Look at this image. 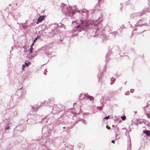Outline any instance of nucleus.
<instances>
[{
  "label": "nucleus",
  "mask_w": 150,
  "mask_h": 150,
  "mask_svg": "<svg viewBox=\"0 0 150 150\" xmlns=\"http://www.w3.org/2000/svg\"><path fill=\"white\" fill-rule=\"evenodd\" d=\"M63 128H64H64H65V127H63Z\"/></svg>",
  "instance_id": "nucleus-17"
},
{
  "label": "nucleus",
  "mask_w": 150,
  "mask_h": 150,
  "mask_svg": "<svg viewBox=\"0 0 150 150\" xmlns=\"http://www.w3.org/2000/svg\"><path fill=\"white\" fill-rule=\"evenodd\" d=\"M115 79L113 78H112L111 79V80L112 81H114V80H115Z\"/></svg>",
  "instance_id": "nucleus-11"
},
{
  "label": "nucleus",
  "mask_w": 150,
  "mask_h": 150,
  "mask_svg": "<svg viewBox=\"0 0 150 150\" xmlns=\"http://www.w3.org/2000/svg\"><path fill=\"white\" fill-rule=\"evenodd\" d=\"M25 67V65H24V64H23V65H22V69L23 70H24V67Z\"/></svg>",
  "instance_id": "nucleus-7"
},
{
  "label": "nucleus",
  "mask_w": 150,
  "mask_h": 150,
  "mask_svg": "<svg viewBox=\"0 0 150 150\" xmlns=\"http://www.w3.org/2000/svg\"><path fill=\"white\" fill-rule=\"evenodd\" d=\"M111 142L112 143L114 144L115 143V142L114 140H112Z\"/></svg>",
  "instance_id": "nucleus-13"
},
{
  "label": "nucleus",
  "mask_w": 150,
  "mask_h": 150,
  "mask_svg": "<svg viewBox=\"0 0 150 150\" xmlns=\"http://www.w3.org/2000/svg\"><path fill=\"white\" fill-rule=\"evenodd\" d=\"M45 16H40V17L38 19V20L37 22V24H38V23H41L42 21L44 19Z\"/></svg>",
  "instance_id": "nucleus-1"
},
{
  "label": "nucleus",
  "mask_w": 150,
  "mask_h": 150,
  "mask_svg": "<svg viewBox=\"0 0 150 150\" xmlns=\"http://www.w3.org/2000/svg\"><path fill=\"white\" fill-rule=\"evenodd\" d=\"M81 25H79L78 26H76L75 28L76 29H78L79 28V27H80Z\"/></svg>",
  "instance_id": "nucleus-8"
},
{
  "label": "nucleus",
  "mask_w": 150,
  "mask_h": 150,
  "mask_svg": "<svg viewBox=\"0 0 150 150\" xmlns=\"http://www.w3.org/2000/svg\"><path fill=\"white\" fill-rule=\"evenodd\" d=\"M121 118L123 121H124L126 119V117L124 116H123L121 117Z\"/></svg>",
  "instance_id": "nucleus-5"
},
{
  "label": "nucleus",
  "mask_w": 150,
  "mask_h": 150,
  "mask_svg": "<svg viewBox=\"0 0 150 150\" xmlns=\"http://www.w3.org/2000/svg\"><path fill=\"white\" fill-rule=\"evenodd\" d=\"M38 37H37L34 40V42H34L36 41V40H37V38H38Z\"/></svg>",
  "instance_id": "nucleus-14"
},
{
  "label": "nucleus",
  "mask_w": 150,
  "mask_h": 150,
  "mask_svg": "<svg viewBox=\"0 0 150 150\" xmlns=\"http://www.w3.org/2000/svg\"><path fill=\"white\" fill-rule=\"evenodd\" d=\"M143 132L144 133L146 134V135L147 136L150 135V132L148 130H146L145 131H144Z\"/></svg>",
  "instance_id": "nucleus-2"
},
{
  "label": "nucleus",
  "mask_w": 150,
  "mask_h": 150,
  "mask_svg": "<svg viewBox=\"0 0 150 150\" xmlns=\"http://www.w3.org/2000/svg\"><path fill=\"white\" fill-rule=\"evenodd\" d=\"M83 20H81V24H82L83 23Z\"/></svg>",
  "instance_id": "nucleus-15"
},
{
  "label": "nucleus",
  "mask_w": 150,
  "mask_h": 150,
  "mask_svg": "<svg viewBox=\"0 0 150 150\" xmlns=\"http://www.w3.org/2000/svg\"><path fill=\"white\" fill-rule=\"evenodd\" d=\"M87 97L91 101H93L94 100V98L92 96H87Z\"/></svg>",
  "instance_id": "nucleus-3"
},
{
  "label": "nucleus",
  "mask_w": 150,
  "mask_h": 150,
  "mask_svg": "<svg viewBox=\"0 0 150 150\" xmlns=\"http://www.w3.org/2000/svg\"><path fill=\"white\" fill-rule=\"evenodd\" d=\"M27 62V61H26L25 63V64L26 65L28 66V65H30V62H28V63H27L26 62Z\"/></svg>",
  "instance_id": "nucleus-6"
},
{
  "label": "nucleus",
  "mask_w": 150,
  "mask_h": 150,
  "mask_svg": "<svg viewBox=\"0 0 150 150\" xmlns=\"http://www.w3.org/2000/svg\"><path fill=\"white\" fill-rule=\"evenodd\" d=\"M6 128H7L8 129L9 128V127H8Z\"/></svg>",
  "instance_id": "nucleus-16"
},
{
  "label": "nucleus",
  "mask_w": 150,
  "mask_h": 150,
  "mask_svg": "<svg viewBox=\"0 0 150 150\" xmlns=\"http://www.w3.org/2000/svg\"><path fill=\"white\" fill-rule=\"evenodd\" d=\"M88 11H87V10H85V11H82V12H83V13H85V12H88Z\"/></svg>",
  "instance_id": "nucleus-12"
},
{
  "label": "nucleus",
  "mask_w": 150,
  "mask_h": 150,
  "mask_svg": "<svg viewBox=\"0 0 150 150\" xmlns=\"http://www.w3.org/2000/svg\"><path fill=\"white\" fill-rule=\"evenodd\" d=\"M109 116H108L106 117H105L104 119H108L109 118Z\"/></svg>",
  "instance_id": "nucleus-10"
},
{
  "label": "nucleus",
  "mask_w": 150,
  "mask_h": 150,
  "mask_svg": "<svg viewBox=\"0 0 150 150\" xmlns=\"http://www.w3.org/2000/svg\"><path fill=\"white\" fill-rule=\"evenodd\" d=\"M106 127L108 129H110V127L108 125H106Z\"/></svg>",
  "instance_id": "nucleus-9"
},
{
  "label": "nucleus",
  "mask_w": 150,
  "mask_h": 150,
  "mask_svg": "<svg viewBox=\"0 0 150 150\" xmlns=\"http://www.w3.org/2000/svg\"><path fill=\"white\" fill-rule=\"evenodd\" d=\"M33 43L32 45H31L30 48V53H32L33 52V49L32 47V46L33 45Z\"/></svg>",
  "instance_id": "nucleus-4"
}]
</instances>
